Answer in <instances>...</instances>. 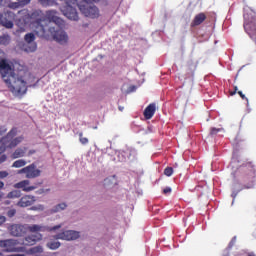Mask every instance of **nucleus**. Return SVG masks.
<instances>
[{
	"instance_id": "38",
	"label": "nucleus",
	"mask_w": 256,
	"mask_h": 256,
	"mask_svg": "<svg viewBox=\"0 0 256 256\" xmlns=\"http://www.w3.org/2000/svg\"><path fill=\"white\" fill-rule=\"evenodd\" d=\"M235 243H237V237L234 236V237L232 238V240L230 241L229 245H228L229 249H231L232 247H234V246H235Z\"/></svg>"
},
{
	"instance_id": "15",
	"label": "nucleus",
	"mask_w": 256,
	"mask_h": 256,
	"mask_svg": "<svg viewBox=\"0 0 256 256\" xmlns=\"http://www.w3.org/2000/svg\"><path fill=\"white\" fill-rule=\"evenodd\" d=\"M36 234H31L26 236L22 242L20 243V245H26V246H31V245H35V243H37V241H41V239H43V235H41V233L39 232H34Z\"/></svg>"
},
{
	"instance_id": "2",
	"label": "nucleus",
	"mask_w": 256,
	"mask_h": 256,
	"mask_svg": "<svg viewBox=\"0 0 256 256\" xmlns=\"http://www.w3.org/2000/svg\"><path fill=\"white\" fill-rule=\"evenodd\" d=\"M27 75L29 72L25 70H18L4 80L11 93L14 95H25L27 93Z\"/></svg>"
},
{
	"instance_id": "32",
	"label": "nucleus",
	"mask_w": 256,
	"mask_h": 256,
	"mask_svg": "<svg viewBox=\"0 0 256 256\" xmlns=\"http://www.w3.org/2000/svg\"><path fill=\"white\" fill-rule=\"evenodd\" d=\"M19 7H21V6L18 2H11L10 1L9 4H8L9 9H19Z\"/></svg>"
},
{
	"instance_id": "31",
	"label": "nucleus",
	"mask_w": 256,
	"mask_h": 256,
	"mask_svg": "<svg viewBox=\"0 0 256 256\" xmlns=\"http://www.w3.org/2000/svg\"><path fill=\"white\" fill-rule=\"evenodd\" d=\"M164 175H166V177H171V175H173V167H166L164 169Z\"/></svg>"
},
{
	"instance_id": "30",
	"label": "nucleus",
	"mask_w": 256,
	"mask_h": 256,
	"mask_svg": "<svg viewBox=\"0 0 256 256\" xmlns=\"http://www.w3.org/2000/svg\"><path fill=\"white\" fill-rule=\"evenodd\" d=\"M163 195H165L166 197H169V195H171V193H173V189L169 186L165 187L162 190Z\"/></svg>"
},
{
	"instance_id": "21",
	"label": "nucleus",
	"mask_w": 256,
	"mask_h": 256,
	"mask_svg": "<svg viewBox=\"0 0 256 256\" xmlns=\"http://www.w3.org/2000/svg\"><path fill=\"white\" fill-rule=\"evenodd\" d=\"M27 153V147L23 148H17L13 154H12V159H19L21 157H25V154Z\"/></svg>"
},
{
	"instance_id": "16",
	"label": "nucleus",
	"mask_w": 256,
	"mask_h": 256,
	"mask_svg": "<svg viewBox=\"0 0 256 256\" xmlns=\"http://www.w3.org/2000/svg\"><path fill=\"white\" fill-rule=\"evenodd\" d=\"M24 40L26 43H28V48L26 49V51H30V53H33L35 51H37V44L33 43V41H35V34L33 33H28L24 36Z\"/></svg>"
},
{
	"instance_id": "37",
	"label": "nucleus",
	"mask_w": 256,
	"mask_h": 256,
	"mask_svg": "<svg viewBox=\"0 0 256 256\" xmlns=\"http://www.w3.org/2000/svg\"><path fill=\"white\" fill-rule=\"evenodd\" d=\"M7 145L0 143V155H2V153H5V151H7Z\"/></svg>"
},
{
	"instance_id": "20",
	"label": "nucleus",
	"mask_w": 256,
	"mask_h": 256,
	"mask_svg": "<svg viewBox=\"0 0 256 256\" xmlns=\"http://www.w3.org/2000/svg\"><path fill=\"white\" fill-rule=\"evenodd\" d=\"M205 19H207V15H205V13L201 12L197 14L191 23L192 27H198V25H201Z\"/></svg>"
},
{
	"instance_id": "5",
	"label": "nucleus",
	"mask_w": 256,
	"mask_h": 256,
	"mask_svg": "<svg viewBox=\"0 0 256 256\" xmlns=\"http://www.w3.org/2000/svg\"><path fill=\"white\" fill-rule=\"evenodd\" d=\"M240 172H242L241 179L243 183H246L245 188L246 189H253L255 187V177H256V171H255V165L253 163H247L240 167Z\"/></svg>"
},
{
	"instance_id": "39",
	"label": "nucleus",
	"mask_w": 256,
	"mask_h": 256,
	"mask_svg": "<svg viewBox=\"0 0 256 256\" xmlns=\"http://www.w3.org/2000/svg\"><path fill=\"white\" fill-rule=\"evenodd\" d=\"M237 93L241 97V99H243L244 101H247V103H249V98L246 97L245 94H243L242 91H238Z\"/></svg>"
},
{
	"instance_id": "28",
	"label": "nucleus",
	"mask_w": 256,
	"mask_h": 256,
	"mask_svg": "<svg viewBox=\"0 0 256 256\" xmlns=\"http://www.w3.org/2000/svg\"><path fill=\"white\" fill-rule=\"evenodd\" d=\"M78 136H79V141L81 145H87L89 143V138L83 137V132H79Z\"/></svg>"
},
{
	"instance_id": "17",
	"label": "nucleus",
	"mask_w": 256,
	"mask_h": 256,
	"mask_svg": "<svg viewBox=\"0 0 256 256\" xmlns=\"http://www.w3.org/2000/svg\"><path fill=\"white\" fill-rule=\"evenodd\" d=\"M29 180H22L16 184H14L15 189H22V191H26V193H29V191H35L37 187L35 186H29L30 185Z\"/></svg>"
},
{
	"instance_id": "49",
	"label": "nucleus",
	"mask_w": 256,
	"mask_h": 256,
	"mask_svg": "<svg viewBox=\"0 0 256 256\" xmlns=\"http://www.w3.org/2000/svg\"><path fill=\"white\" fill-rule=\"evenodd\" d=\"M3 21V14H0V25L2 24Z\"/></svg>"
},
{
	"instance_id": "35",
	"label": "nucleus",
	"mask_w": 256,
	"mask_h": 256,
	"mask_svg": "<svg viewBox=\"0 0 256 256\" xmlns=\"http://www.w3.org/2000/svg\"><path fill=\"white\" fill-rule=\"evenodd\" d=\"M16 213H17V210H15V209H10V210L7 212V217H9V218L11 219L12 217H15Z\"/></svg>"
},
{
	"instance_id": "11",
	"label": "nucleus",
	"mask_w": 256,
	"mask_h": 256,
	"mask_svg": "<svg viewBox=\"0 0 256 256\" xmlns=\"http://www.w3.org/2000/svg\"><path fill=\"white\" fill-rule=\"evenodd\" d=\"M14 72L15 70L7 63V60H0V73L3 81H9V77H11Z\"/></svg>"
},
{
	"instance_id": "48",
	"label": "nucleus",
	"mask_w": 256,
	"mask_h": 256,
	"mask_svg": "<svg viewBox=\"0 0 256 256\" xmlns=\"http://www.w3.org/2000/svg\"><path fill=\"white\" fill-rule=\"evenodd\" d=\"M3 197H5V193H3L2 191H0V199H3Z\"/></svg>"
},
{
	"instance_id": "9",
	"label": "nucleus",
	"mask_w": 256,
	"mask_h": 256,
	"mask_svg": "<svg viewBox=\"0 0 256 256\" xmlns=\"http://www.w3.org/2000/svg\"><path fill=\"white\" fill-rule=\"evenodd\" d=\"M44 17H45L44 25L46 27V31L47 29L49 30V28L47 27L51 23H55V25H58V27H61V25H63V19L57 16V11L55 10L46 11V13L44 14Z\"/></svg>"
},
{
	"instance_id": "26",
	"label": "nucleus",
	"mask_w": 256,
	"mask_h": 256,
	"mask_svg": "<svg viewBox=\"0 0 256 256\" xmlns=\"http://www.w3.org/2000/svg\"><path fill=\"white\" fill-rule=\"evenodd\" d=\"M27 165V162L23 159L20 160H16L13 164L12 167H14L15 169H19L21 167H25Z\"/></svg>"
},
{
	"instance_id": "22",
	"label": "nucleus",
	"mask_w": 256,
	"mask_h": 256,
	"mask_svg": "<svg viewBox=\"0 0 256 256\" xmlns=\"http://www.w3.org/2000/svg\"><path fill=\"white\" fill-rule=\"evenodd\" d=\"M65 209H67V204L66 203H60L57 204L56 206H54L50 212L51 213H59V211H65Z\"/></svg>"
},
{
	"instance_id": "4",
	"label": "nucleus",
	"mask_w": 256,
	"mask_h": 256,
	"mask_svg": "<svg viewBox=\"0 0 256 256\" xmlns=\"http://www.w3.org/2000/svg\"><path fill=\"white\" fill-rule=\"evenodd\" d=\"M39 3L43 5V7H53L55 5L56 0H38ZM64 1L65 5L62 6L61 11L67 19L70 21H79V14L77 13V9H75V5H77V0H60Z\"/></svg>"
},
{
	"instance_id": "50",
	"label": "nucleus",
	"mask_w": 256,
	"mask_h": 256,
	"mask_svg": "<svg viewBox=\"0 0 256 256\" xmlns=\"http://www.w3.org/2000/svg\"><path fill=\"white\" fill-rule=\"evenodd\" d=\"M10 256H25L24 254H12Z\"/></svg>"
},
{
	"instance_id": "51",
	"label": "nucleus",
	"mask_w": 256,
	"mask_h": 256,
	"mask_svg": "<svg viewBox=\"0 0 256 256\" xmlns=\"http://www.w3.org/2000/svg\"><path fill=\"white\" fill-rule=\"evenodd\" d=\"M234 91L237 93V91H239V88L237 86H234Z\"/></svg>"
},
{
	"instance_id": "36",
	"label": "nucleus",
	"mask_w": 256,
	"mask_h": 256,
	"mask_svg": "<svg viewBox=\"0 0 256 256\" xmlns=\"http://www.w3.org/2000/svg\"><path fill=\"white\" fill-rule=\"evenodd\" d=\"M11 0H0V7H9Z\"/></svg>"
},
{
	"instance_id": "8",
	"label": "nucleus",
	"mask_w": 256,
	"mask_h": 256,
	"mask_svg": "<svg viewBox=\"0 0 256 256\" xmlns=\"http://www.w3.org/2000/svg\"><path fill=\"white\" fill-rule=\"evenodd\" d=\"M80 12L84 17H89L90 19H98L99 17V8L94 4H80Z\"/></svg>"
},
{
	"instance_id": "47",
	"label": "nucleus",
	"mask_w": 256,
	"mask_h": 256,
	"mask_svg": "<svg viewBox=\"0 0 256 256\" xmlns=\"http://www.w3.org/2000/svg\"><path fill=\"white\" fill-rule=\"evenodd\" d=\"M229 93H230L231 97H233V95H236V94H237V92H236L235 90L230 91Z\"/></svg>"
},
{
	"instance_id": "40",
	"label": "nucleus",
	"mask_w": 256,
	"mask_h": 256,
	"mask_svg": "<svg viewBox=\"0 0 256 256\" xmlns=\"http://www.w3.org/2000/svg\"><path fill=\"white\" fill-rule=\"evenodd\" d=\"M220 131H221V129H219V128H211L210 135H217Z\"/></svg>"
},
{
	"instance_id": "29",
	"label": "nucleus",
	"mask_w": 256,
	"mask_h": 256,
	"mask_svg": "<svg viewBox=\"0 0 256 256\" xmlns=\"http://www.w3.org/2000/svg\"><path fill=\"white\" fill-rule=\"evenodd\" d=\"M7 133V127L6 126H0V143H3V139L5 135Z\"/></svg>"
},
{
	"instance_id": "34",
	"label": "nucleus",
	"mask_w": 256,
	"mask_h": 256,
	"mask_svg": "<svg viewBox=\"0 0 256 256\" xmlns=\"http://www.w3.org/2000/svg\"><path fill=\"white\" fill-rule=\"evenodd\" d=\"M0 43H2V45H7V43H9V37L0 36Z\"/></svg>"
},
{
	"instance_id": "7",
	"label": "nucleus",
	"mask_w": 256,
	"mask_h": 256,
	"mask_svg": "<svg viewBox=\"0 0 256 256\" xmlns=\"http://www.w3.org/2000/svg\"><path fill=\"white\" fill-rule=\"evenodd\" d=\"M19 245L21 243L15 239L0 240V247L6 253H25V247Z\"/></svg>"
},
{
	"instance_id": "19",
	"label": "nucleus",
	"mask_w": 256,
	"mask_h": 256,
	"mask_svg": "<svg viewBox=\"0 0 256 256\" xmlns=\"http://www.w3.org/2000/svg\"><path fill=\"white\" fill-rule=\"evenodd\" d=\"M35 203V197L26 195L17 203L18 207H31Z\"/></svg>"
},
{
	"instance_id": "44",
	"label": "nucleus",
	"mask_w": 256,
	"mask_h": 256,
	"mask_svg": "<svg viewBox=\"0 0 256 256\" xmlns=\"http://www.w3.org/2000/svg\"><path fill=\"white\" fill-rule=\"evenodd\" d=\"M7 221V218L5 216H0V225H3Z\"/></svg>"
},
{
	"instance_id": "41",
	"label": "nucleus",
	"mask_w": 256,
	"mask_h": 256,
	"mask_svg": "<svg viewBox=\"0 0 256 256\" xmlns=\"http://www.w3.org/2000/svg\"><path fill=\"white\" fill-rule=\"evenodd\" d=\"M6 177H9V172L0 171V179H5Z\"/></svg>"
},
{
	"instance_id": "33",
	"label": "nucleus",
	"mask_w": 256,
	"mask_h": 256,
	"mask_svg": "<svg viewBox=\"0 0 256 256\" xmlns=\"http://www.w3.org/2000/svg\"><path fill=\"white\" fill-rule=\"evenodd\" d=\"M17 3H19L20 7H25V5L31 3V0H17Z\"/></svg>"
},
{
	"instance_id": "25",
	"label": "nucleus",
	"mask_w": 256,
	"mask_h": 256,
	"mask_svg": "<svg viewBox=\"0 0 256 256\" xmlns=\"http://www.w3.org/2000/svg\"><path fill=\"white\" fill-rule=\"evenodd\" d=\"M47 247L49 249H52L53 251H55V249H59V247H61V242L59 241H50L47 243Z\"/></svg>"
},
{
	"instance_id": "46",
	"label": "nucleus",
	"mask_w": 256,
	"mask_h": 256,
	"mask_svg": "<svg viewBox=\"0 0 256 256\" xmlns=\"http://www.w3.org/2000/svg\"><path fill=\"white\" fill-rule=\"evenodd\" d=\"M5 187V183L3 181H0V189H3Z\"/></svg>"
},
{
	"instance_id": "43",
	"label": "nucleus",
	"mask_w": 256,
	"mask_h": 256,
	"mask_svg": "<svg viewBox=\"0 0 256 256\" xmlns=\"http://www.w3.org/2000/svg\"><path fill=\"white\" fill-rule=\"evenodd\" d=\"M101 0H84L86 4L89 5V3H99Z\"/></svg>"
},
{
	"instance_id": "10",
	"label": "nucleus",
	"mask_w": 256,
	"mask_h": 256,
	"mask_svg": "<svg viewBox=\"0 0 256 256\" xmlns=\"http://www.w3.org/2000/svg\"><path fill=\"white\" fill-rule=\"evenodd\" d=\"M19 173H25L26 179H36V177H41V170L37 169L35 164H30L19 170Z\"/></svg>"
},
{
	"instance_id": "23",
	"label": "nucleus",
	"mask_w": 256,
	"mask_h": 256,
	"mask_svg": "<svg viewBox=\"0 0 256 256\" xmlns=\"http://www.w3.org/2000/svg\"><path fill=\"white\" fill-rule=\"evenodd\" d=\"M21 197V191L13 190L7 194V199H19Z\"/></svg>"
},
{
	"instance_id": "18",
	"label": "nucleus",
	"mask_w": 256,
	"mask_h": 256,
	"mask_svg": "<svg viewBox=\"0 0 256 256\" xmlns=\"http://www.w3.org/2000/svg\"><path fill=\"white\" fill-rule=\"evenodd\" d=\"M157 111V105L155 103H151L149 104L144 112H143V115H144V118L146 120H149V119H153V115H155V112Z\"/></svg>"
},
{
	"instance_id": "52",
	"label": "nucleus",
	"mask_w": 256,
	"mask_h": 256,
	"mask_svg": "<svg viewBox=\"0 0 256 256\" xmlns=\"http://www.w3.org/2000/svg\"><path fill=\"white\" fill-rule=\"evenodd\" d=\"M247 256H256L255 253H249Z\"/></svg>"
},
{
	"instance_id": "13",
	"label": "nucleus",
	"mask_w": 256,
	"mask_h": 256,
	"mask_svg": "<svg viewBox=\"0 0 256 256\" xmlns=\"http://www.w3.org/2000/svg\"><path fill=\"white\" fill-rule=\"evenodd\" d=\"M79 237V232L75 230H66L55 235V239H61L62 241H75Z\"/></svg>"
},
{
	"instance_id": "56",
	"label": "nucleus",
	"mask_w": 256,
	"mask_h": 256,
	"mask_svg": "<svg viewBox=\"0 0 256 256\" xmlns=\"http://www.w3.org/2000/svg\"><path fill=\"white\" fill-rule=\"evenodd\" d=\"M119 109H120V111H122L123 108H119Z\"/></svg>"
},
{
	"instance_id": "14",
	"label": "nucleus",
	"mask_w": 256,
	"mask_h": 256,
	"mask_svg": "<svg viewBox=\"0 0 256 256\" xmlns=\"http://www.w3.org/2000/svg\"><path fill=\"white\" fill-rule=\"evenodd\" d=\"M243 27L250 39H255L256 41V18H252L250 21H245Z\"/></svg>"
},
{
	"instance_id": "3",
	"label": "nucleus",
	"mask_w": 256,
	"mask_h": 256,
	"mask_svg": "<svg viewBox=\"0 0 256 256\" xmlns=\"http://www.w3.org/2000/svg\"><path fill=\"white\" fill-rule=\"evenodd\" d=\"M61 229V225H56L54 227L41 226L33 224L30 226L21 225V224H12L8 227V231L12 237H23L28 231L30 233H43L45 231H57Z\"/></svg>"
},
{
	"instance_id": "12",
	"label": "nucleus",
	"mask_w": 256,
	"mask_h": 256,
	"mask_svg": "<svg viewBox=\"0 0 256 256\" xmlns=\"http://www.w3.org/2000/svg\"><path fill=\"white\" fill-rule=\"evenodd\" d=\"M49 33H51L53 39L63 45V43H67V39L69 37L67 36V33L63 30H56L55 27H48Z\"/></svg>"
},
{
	"instance_id": "53",
	"label": "nucleus",
	"mask_w": 256,
	"mask_h": 256,
	"mask_svg": "<svg viewBox=\"0 0 256 256\" xmlns=\"http://www.w3.org/2000/svg\"><path fill=\"white\" fill-rule=\"evenodd\" d=\"M223 256H231V255L229 254V252H227V253L224 254Z\"/></svg>"
},
{
	"instance_id": "45",
	"label": "nucleus",
	"mask_w": 256,
	"mask_h": 256,
	"mask_svg": "<svg viewBox=\"0 0 256 256\" xmlns=\"http://www.w3.org/2000/svg\"><path fill=\"white\" fill-rule=\"evenodd\" d=\"M35 153H37V151H35V150H29L28 156L35 155Z\"/></svg>"
},
{
	"instance_id": "27",
	"label": "nucleus",
	"mask_w": 256,
	"mask_h": 256,
	"mask_svg": "<svg viewBox=\"0 0 256 256\" xmlns=\"http://www.w3.org/2000/svg\"><path fill=\"white\" fill-rule=\"evenodd\" d=\"M37 253H43V247L35 246L29 249L30 255H37Z\"/></svg>"
},
{
	"instance_id": "6",
	"label": "nucleus",
	"mask_w": 256,
	"mask_h": 256,
	"mask_svg": "<svg viewBox=\"0 0 256 256\" xmlns=\"http://www.w3.org/2000/svg\"><path fill=\"white\" fill-rule=\"evenodd\" d=\"M17 136V128H12L7 135L2 139V144L7 145L8 149H15L17 145L23 143L25 137ZM16 137V138H14Z\"/></svg>"
},
{
	"instance_id": "55",
	"label": "nucleus",
	"mask_w": 256,
	"mask_h": 256,
	"mask_svg": "<svg viewBox=\"0 0 256 256\" xmlns=\"http://www.w3.org/2000/svg\"><path fill=\"white\" fill-rule=\"evenodd\" d=\"M119 109H120V111H122L123 108H119Z\"/></svg>"
},
{
	"instance_id": "54",
	"label": "nucleus",
	"mask_w": 256,
	"mask_h": 256,
	"mask_svg": "<svg viewBox=\"0 0 256 256\" xmlns=\"http://www.w3.org/2000/svg\"><path fill=\"white\" fill-rule=\"evenodd\" d=\"M0 256H3V253L0 252Z\"/></svg>"
},
{
	"instance_id": "24",
	"label": "nucleus",
	"mask_w": 256,
	"mask_h": 256,
	"mask_svg": "<svg viewBox=\"0 0 256 256\" xmlns=\"http://www.w3.org/2000/svg\"><path fill=\"white\" fill-rule=\"evenodd\" d=\"M2 27H5L6 29H13V21L8 20L6 17L2 18Z\"/></svg>"
},
{
	"instance_id": "1",
	"label": "nucleus",
	"mask_w": 256,
	"mask_h": 256,
	"mask_svg": "<svg viewBox=\"0 0 256 256\" xmlns=\"http://www.w3.org/2000/svg\"><path fill=\"white\" fill-rule=\"evenodd\" d=\"M18 15H22L20 19L16 21V25L20 29H25L27 25L34 28V33L40 37H44L47 33V28L45 27V13L41 10H34L29 14V10L22 9L18 11Z\"/></svg>"
},
{
	"instance_id": "42",
	"label": "nucleus",
	"mask_w": 256,
	"mask_h": 256,
	"mask_svg": "<svg viewBox=\"0 0 256 256\" xmlns=\"http://www.w3.org/2000/svg\"><path fill=\"white\" fill-rule=\"evenodd\" d=\"M7 161V155L3 154L0 156V164L5 163Z\"/></svg>"
}]
</instances>
